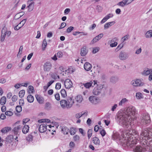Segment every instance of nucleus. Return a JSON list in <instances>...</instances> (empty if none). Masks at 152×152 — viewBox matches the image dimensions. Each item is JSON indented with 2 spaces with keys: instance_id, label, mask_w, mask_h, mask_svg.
Returning a JSON list of instances; mask_svg holds the SVG:
<instances>
[{
  "instance_id": "obj_1",
  "label": "nucleus",
  "mask_w": 152,
  "mask_h": 152,
  "mask_svg": "<svg viewBox=\"0 0 152 152\" xmlns=\"http://www.w3.org/2000/svg\"><path fill=\"white\" fill-rule=\"evenodd\" d=\"M131 131H127L125 135H122V138H120L119 134L118 132H114L112 135V139L113 140L120 141L123 146L131 147L133 145L136 143V141L134 140L133 135L132 134Z\"/></svg>"
},
{
  "instance_id": "obj_2",
  "label": "nucleus",
  "mask_w": 152,
  "mask_h": 152,
  "mask_svg": "<svg viewBox=\"0 0 152 152\" xmlns=\"http://www.w3.org/2000/svg\"><path fill=\"white\" fill-rule=\"evenodd\" d=\"M119 124L122 126L127 128L130 124L132 120L124 112L119 113L117 116Z\"/></svg>"
},
{
  "instance_id": "obj_3",
  "label": "nucleus",
  "mask_w": 152,
  "mask_h": 152,
  "mask_svg": "<svg viewBox=\"0 0 152 152\" xmlns=\"http://www.w3.org/2000/svg\"><path fill=\"white\" fill-rule=\"evenodd\" d=\"M74 102L71 97H68L66 99L61 100L60 101L61 106L63 108L69 109L72 106Z\"/></svg>"
},
{
  "instance_id": "obj_4",
  "label": "nucleus",
  "mask_w": 152,
  "mask_h": 152,
  "mask_svg": "<svg viewBox=\"0 0 152 152\" xmlns=\"http://www.w3.org/2000/svg\"><path fill=\"white\" fill-rule=\"evenodd\" d=\"M124 112L129 118V120H134L136 118L135 116L136 109L134 107L130 106L127 107Z\"/></svg>"
},
{
  "instance_id": "obj_5",
  "label": "nucleus",
  "mask_w": 152,
  "mask_h": 152,
  "mask_svg": "<svg viewBox=\"0 0 152 152\" xmlns=\"http://www.w3.org/2000/svg\"><path fill=\"white\" fill-rule=\"evenodd\" d=\"M140 121L143 124H149L151 121L149 115L147 113L143 114Z\"/></svg>"
},
{
  "instance_id": "obj_6",
  "label": "nucleus",
  "mask_w": 152,
  "mask_h": 152,
  "mask_svg": "<svg viewBox=\"0 0 152 152\" xmlns=\"http://www.w3.org/2000/svg\"><path fill=\"white\" fill-rule=\"evenodd\" d=\"M20 122V121H18L15 124V127L13 129V131L15 135H19L20 133V131L22 128V126L19 124Z\"/></svg>"
},
{
  "instance_id": "obj_7",
  "label": "nucleus",
  "mask_w": 152,
  "mask_h": 152,
  "mask_svg": "<svg viewBox=\"0 0 152 152\" xmlns=\"http://www.w3.org/2000/svg\"><path fill=\"white\" fill-rule=\"evenodd\" d=\"M132 85L134 86H142L144 85V83L140 79H137L132 80L131 83Z\"/></svg>"
},
{
  "instance_id": "obj_8",
  "label": "nucleus",
  "mask_w": 152,
  "mask_h": 152,
  "mask_svg": "<svg viewBox=\"0 0 152 152\" xmlns=\"http://www.w3.org/2000/svg\"><path fill=\"white\" fill-rule=\"evenodd\" d=\"M103 88V85H97L96 87H95L93 91V93L95 95H99L101 93L102 89Z\"/></svg>"
},
{
  "instance_id": "obj_9",
  "label": "nucleus",
  "mask_w": 152,
  "mask_h": 152,
  "mask_svg": "<svg viewBox=\"0 0 152 152\" xmlns=\"http://www.w3.org/2000/svg\"><path fill=\"white\" fill-rule=\"evenodd\" d=\"M128 54L125 52L121 51L119 54L118 57L119 59L121 60H124L128 57Z\"/></svg>"
},
{
  "instance_id": "obj_10",
  "label": "nucleus",
  "mask_w": 152,
  "mask_h": 152,
  "mask_svg": "<svg viewBox=\"0 0 152 152\" xmlns=\"http://www.w3.org/2000/svg\"><path fill=\"white\" fill-rule=\"evenodd\" d=\"M64 84L66 88L69 89L72 87V83L70 79H67L64 81Z\"/></svg>"
},
{
  "instance_id": "obj_11",
  "label": "nucleus",
  "mask_w": 152,
  "mask_h": 152,
  "mask_svg": "<svg viewBox=\"0 0 152 152\" xmlns=\"http://www.w3.org/2000/svg\"><path fill=\"white\" fill-rule=\"evenodd\" d=\"M133 0L129 1V0H123L121 1L118 3L117 4V5L119 6L124 7L125 5H128L131 3Z\"/></svg>"
},
{
  "instance_id": "obj_12",
  "label": "nucleus",
  "mask_w": 152,
  "mask_h": 152,
  "mask_svg": "<svg viewBox=\"0 0 152 152\" xmlns=\"http://www.w3.org/2000/svg\"><path fill=\"white\" fill-rule=\"evenodd\" d=\"M103 34L101 33L99 35L96 36L91 40V43L93 44L95 43L100 40L103 37Z\"/></svg>"
},
{
  "instance_id": "obj_13",
  "label": "nucleus",
  "mask_w": 152,
  "mask_h": 152,
  "mask_svg": "<svg viewBox=\"0 0 152 152\" xmlns=\"http://www.w3.org/2000/svg\"><path fill=\"white\" fill-rule=\"evenodd\" d=\"M52 66L51 64L49 62H47L44 64V70L45 71H49Z\"/></svg>"
},
{
  "instance_id": "obj_14",
  "label": "nucleus",
  "mask_w": 152,
  "mask_h": 152,
  "mask_svg": "<svg viewBox=\"0 0 152 152\" xmlns=\"http://www.w3.org/2000/svg\"><path fill=\"white\" fill-rule=\"evenodd\" d=\"M47 126L44 124L40 125L39 128V132L41 133H44L45 132L47 129Z\"/></svg>"
},
{
  "instance_id": "obj_15",
  "label": "nucleus",
  "mask_w": 152,
  "mask_h": 152,
  "mask_svg": "<svg viewBox=\"0 0 152 152\" xmlns=\"http://www.w3.org/2000/svg\"><path fill=\"white\" fill-rule=\"evenodd\" d=\"M92 67L91 64L88 62H86L84 65V68L85 70L88 71L90 70Z\"/></svg>"
},
{
  "instance_id": "obj_16",
  "label": "nucleus",
  "mask_w": 152,
  "mask_h": 152,
  "mask_svg": "<svg viewBox=\"0 0 152 152\" xmlns=\"http://www.w3.org/2000/svg\"><path fill=\"white\" fill-rule=\"evenodd\" d=\"M143 147H142L140 146L137 145L136 146L134 149V152H142V151L144 150V148L145 146L144 145Z\"/></svg>"
},
{
  "instance_id": "obj_17",
  "label": "nucleus",
  "mask_w": 152,
  "mask_h": 152,
  "mask_svg": "<svg viewBox=\"0 0 152 152\" xmlns=\"http://www.w3.org/2000/svg\"><path fill=\"white\" fill-rule=\"evenodd\" d=\"M14 137L12 135H8L6 138L5 142L7 143H11L13 141Z\"/></svg>"
},
{
  "instance_id": "obj_18",
  "label": "nucleus",
  "mask_w": 152,
  "mask_h": 152,
  "mask_svg": "<svg viewBox=\"0 0 152 152\" xmlns=\"http://www.w3.org/2000/svg\"><path fill=\"white\" fill-rule=\"evenodd\" d=\"M93 143L95 145H99L100 144V141L99 139L97 137H95L92 138Z\"/></svg>"
},
{
  "instance_id": "obj_19",
  "label": "nucleus",
  "mask_w": 152,
  "mask_h": 152,
  "mask_svg": "<svg viewBox=\"0 0 152 152\" xmlns=\"http://www.w3.org/2000/svg\"><path fill=\"white\" fill-rule=\"evenodd\" d=\"M88 53V50H86V46H84L81 49L80 52V54L82 56H84L86 55Z\"/></svg>"
},
{
  "instance_id": "obj_20",
  "label": "nucleus",
  "mask_w": 152,
  "mask_h": 152,
  "mask_svg": "<svg viewBox=\"0 0 152 152\" xmlns=\"http://www.w3.org/2000/svg\"><path fill=\"white\" fill-rule=\"evenodd\" d=\"M115 23V21H112L108 22L105 24L104 26V30L107 29L109 27L114 25Z\"/></svg>"
},
{
  "instance_id": "obj_21",
  "label": "nucleus",
  "mask_w": 152,
  "mask_h": 152,
  "mask_svg": "<svg viewBox=\"0 0 152 152\" xmlns=\"http://www.w3.org/2000/svg\"><path fill=\"white\" fill-rule=\"evenodd\" d=\"M29 126L27 125H25L22 128V131L23 133L26 134L29 130Z\"/></svg>"
},
{
  "instance_id": "obj_22",
  "label": "nucleus",
  "mask_w": 152,
  "mask_h": 152,
  "mask_svg": "<svg viewBox=\"0 0 152 152\" xmlns=\"http://www.w3.org/2000/svg\"><path fill=\"white\" fill-rule=\"evenodd\" d=\"M152 72V69L147 68L144 69L142 73V74L145 75H149Z\"/></svg>"
},
{
  "instance_id": "obj_23",
  "label": "nucleus",
  "mask_w": 152,
  "mask_h": 152,
  "mask_svg": "<svg viewBox=\"0 0 152 152\" xmlns=\"http://www.w3.org/2000/svg\"><path fill=\"white\" fill-rule=\"evenodd\" d=\"M11 128L9 126L3 128L1 130L2 133H7L11 130Z\"/></svg>"
},
{
  "instance_id": "obj_24",
  "label": "nucleus",
  "mask_w": 152,
  "mask_h": 152,
  "mask_svg": "<svg viewBox=\"0 0 152 152\" xmlns=\"http://www.w3.org/2000/svg\"><path fill=\"white\" fill-rule=\"evenodd\" d=\"M61 131L64 134H67L69 132V129L66 126H63L61 128Z\"/></svg>"
},
{
  "instance_id": "obj_25",
  "label": "nucleus",
  "mask_w": 152,
  "mask_h": 152,
  "mask_svg": "<svg viewBox=\"0 0 152 152\" xmlns=\"http://www.w3.org/2000/svg\"><path fill=\"white\" fill-rule=\"evenodd\" d=\"M35 96L37 101L39 103L42 104L43 103L44 99L42 97L38 95H36Z\"/></svg>"
},
{
  "instance_id": "obj_26",
  "label": "nucleus",
  "mask_w": 152,
  "mask_h": 152,
  "mask_svg": "<svg viewBox=\"0 0 152 152\" xmlns=\"http://www.w3.org/2000/svg\"><path fill=\"white\" fill-rule=\"evenodd\" d=\"M24 14V12H21L17 14L14 17V19L15 20H17L21 17Z\"/></svg>"
},
{
  "instance_id": "obj_27",
  "label": "nucleus",
  "mask_w": 152,
  "mask_h": 152,
  "mask_svg": "<svg viewBox=\"0 0 152 152\" xmlns=\"http://www.w3.org/2000/svg\"><path fill=\"white\" fill-rule=\"evenodd\" d=\"M83 115H85L86 116H87V113L86 112H84L83 113V112H82L78 113L76 114L75 117L77 118H79Z\"/></svg>"
},
{
  "instance_id": "obj_28",
  "label": "nucleus",
  "mask_w": 152,
  "mask_h": 152,
  "mask_svg": "<svg viewBox=\"0 0 152 152\" xmlns=\"http://www.w3.org/2000/svg\"><path fill=\"white\" fill-rule=\"evenodd\" d=\"M28 4H29V5L28 6V10L29 12H31L33 10L34 8V2H31Z\"/></svg>"
},
{
  "instance_id": "obj_29",
  "label": "nucleus",
  "mask_w": 152,
  "mask_h": 152,
  "mask_svg": "<svg viewBox=\"0 0 152 152\" xmlns=\"http://www.w3.org/2000/svg\"><path fill=\"white\" fill-rule=\"evenodd\" d=\"M128 101V100L126 98H123L119 103L118 105L119 106H122L123 104H124L126 103Z\"/></svg>"
},
{
  "instance_id": "obj_30",
  "label": "nucleus",
  "mask_w": 152,
  "mask_h": 152,
  "mask_svg": "<svg viewBox=\"0 0 152 152\" xmlns=\"http://www.w3.org/2000/svg\"><path fill=\"white\" fill-rule=\"evenodd\" d=\"M76 102L78 103H81L83 100V98L82 95H78L75 98Z\"/></svg>"
},
{
  "instance_id": "obj_31",
  "label": "nucleus",
  "mask_w": 152,
  "mask_h": 152,
  "mask_svg": "<svg viewBox=\"0 0 152 152\" xmlns=\"http://www.w3.org/2000/svg\"><path fill=\"white\" fill-rule=\"evenodd\" d=\"M89 100L90 102L93 104H96V99L93 96H91L89 98Z\"/></svg>"
},
{
  "instance_id": "obj_32",
  "label": "nucleus",
  "mask_w": 152,
  "mask_h": 152,
  "mask_svg": "<svg viewBox=\"0 0 152 152\" xmlns=\"http://www.w3.org/2000/svg\"><path fill=\"white\" fill-rule=\"evenodd\" d=\"M27 99L28 101L30 103L32 102L34 100V97L31 95H28L27 97Z\"/></svg>"
},
{
  "instance_id": "obj_33",
  "label": "nucleus",
  "mask_w": 152,
  "mask_h": 152,
  "mask_svg": "<svg viewBox=\"0 0 152 152\" xmlns=\"http://www.w3.org/2000/svg\"><path fill=\"white\" fill-rule=\"evenodd\" d=\"M136 96L137 99H141L144 97L142 94L140 92H138L136 93Z\"/></svg>"
},
{
  "instance_id": "obj_34",
  "label": "nucleus",
  "mask_w": 152,
  "mask_h": 152,
  "mask_svg": "<svg viewBox=\"0 0 152 152\" xmlns=\"http://www.w3.org/2000/svg\"><path fill=\"white\" fill-rule=\"evenodd\" d=\"M6 102V98L5 96L2 97L0 99V103L2 105H4Z\"/></svg>"
},
{
  "instance_id": "obj_35",
  "label": "nucleus",
  "mask_w": 152,
  "mask_h": 152,
  "mask_svg": "<svg viewBox=\"0 0 152 152\" xmlns=\"http://www.w3.org/2000/svg\"><path fill=\"white\" fill-rule=\"evenodd\" d=\"M47 45L46 40L45 39H44L42 45V49L43 50H45V48Z\"/></svg>"
},
{
  "instance_id": "obj_36",
  "label": "nucleus",
  "mask_w": 152,
  "mask_h": 152,
  "mask_svg": "<svg viewBox=\"0 0 152 152\" xmlns=\"http://www.w3.org/2000/svg\"><path fill=\"white\" fill-rule=\"evenodd\" d=\"M145 36L146 38H151L152 37V30L148 31L145 34Z\"/></svg>"
},
{
  "instance_id": "obj_37",
  "label": "nucleus",
  "mask_w": 152,
  "mask_h": 152,
  "mask_svg": "<svg viewBox=\"0 0 152 152\" xmlns=\"http://www.w3.org/2000/svg\"><path fill=\"white\" fill-rule=\"evenodd\" d=\"M93 81H90L89 82H87L86 83L83 84L85 87L86 88H89L90 87L92 86V83Z\"/></svg>"
},
{
  "instance_id": "obj_38",
  "label": "nucleus",
  "mask_w": 152,
  "mask_h": 152,
  "mask_svg": "<svg viewBox=\"0 0 152 152\" xmlns=\"http://www.w3.org/2000/svg\"><path fill=\"white\" fill-rule=\"evenodd\" d=\"M61 96L63 98H65L67 96V94L66 91L64 89H62L61 91Z\"/></svg>"
},
{
  "instance_id": "obj_39",
  "label": "nucleus",
  "mask_w": 152,
  "mask_h": 152,
  "mask_svg": "<svg viewBox=\"0 0 152 152\" xmlns=\"http://www.w3.org/2000/svg\"><path fill=\"white\" fill-rule=\"evenodd\" d=\"M33 136L32 133L28 135L26 138V140L29 142H31L33 140Z\"/></svg>"
},
{
  "instance_id": "obj_40",
  "label": "nucleus",
  "mask_w": 152,
  "mask_h": 152,
  "mask_svg": "<svg viewBox=\"0 0 152 152\" xmlns=\"http://www.w3.org/2000/svg\"><path fill=\"white\" fill-rule=\"evenodd\" d=\"M76 132V129L74 128H71L70 129V133L71 135H74Z\"/></svg>"
},
{
  "instance_id": "obj_41",
  "label": "nucleus",
  "mask_w": 152,
  "mask_h": 152,
  "mask_svg": "<svg viewBox=\"0 0 152 152\" xmlns=\"http://www.w3.org/2000/svg\"><path fill=\"white\" fill-rule=\"evenodd\" d=\"M129 38V35H126L124 37H123L121 39V41H122V43L127 40Z\"/></svg>"
},
{
  "instance_id": "obj_42",
  "label": "nucleus",
  "mask_w": 152,
  "mask_h": 152,
  "mask_svg": "<svg viewBox=\"0 0 152 152\" xmlns=\"http://www.w3.org/2000/svg\"><path fill=\"white\" fill-rule=\"evenodd\" d=\"M114 41V39H113L111 40L110 42L112 43L110 45V46L111 47H114L116 46L118 44V43L116 42H114L113 43V42Z\"/></svg>"
},
{
  "instance_id": "obj_43",
  "label": "nucleus",
  "mask_w": 152,
  "mask_h": 152,
  "mask_svg": "<svg viewBox=\"0 0 152 152\" xmlns=\"http://www.w3.org/2000/svg\"><path fill=\"white\" fill-rule=\"evenodd\" d=\"M28 89V92L29 94L32 93L34 91V88L32 86H29Z\"/></svg>"
},
{
  "instance_id": "obj_44",
  "label": "nucleus",
  "mask_w": 152,
  "mask_h": 152,
  "mask_svg": "<svg viewBox=\"0 0 152 152\" xmlns=\"http://www.w3.org/2000/svg\"><path fill=\"white\" fill-rule=\"evenodd\" d=\"M118 78L117 77H113L110 79V81L113 83L116 82L118 80Z\"/></svg>"
},
{
  "instance_id": "obj_45",
  "label": "nucleus",
  "mask_w": 152,
  "mask_h": 152,
  "mask_svg": "<svg viewBox=\"0 0 152 152\" xmlns=\"http://www.w3.org/2000/svg\"><path fill=\"white\" fill-rule=\"evenodd\" d=\"M25 94V91L24 90H22L20 91L19 93V96L20 98H22L24 96Z\"/></svg>"
},
{
  "instance_id": "obj_46",
  "label": "nucleus",
  "mask_w": 152,
  "mask_h": 152,
  "mask_svg": "<svg viewBox=\"0 0 152 152\" xmlns=\"http://www.w3.org/2000/svg\"><path fill=\"white\" fill-rule=\"evenodd\" d=\"M27 20V19H24L22 21H21L20 23H19L18 24L21 27H22L25 23L26 21Z\"/></svg>"
},
{
  "instance_id": "obj_47",
  "label": "nucleus",
  "mask_w": 152,
  "mask_h": 152,
  "mask_svg": "<svg viewBox=\"0 0 152 152\" xmlns=\"http://www.w3.org/2000/svg\"><path fill=\"white\" fill-rule=\"evenodd\" d=\"M92 134V130L89 129L88 131V137L89 139L91 136Z\"/></svg>"
},
{
  "instance_id": "obj_48",
  "label": "nucleus",
  "mask_w": 152,
  "mask_h": 152,
  "mask_svg": "<svg viewBox=\"0 0 152 152\" xmlns=\"http://www.w3.org/2000/svg\"><path fill=\"white\" fill-rule=\"evenodd\" d=\"M6 35V34H5V32L4 34L3 33V31L2 30V34L1 36V42H3L4 41L5 38V37Z\"/></svg>"
},
{
  "instance_id": "obj_49",
  "label": "nucleus",
  "mask_w": 152,
  "mask_h": 152,
  "mask_svg": "<svg viewBox=\"0 0 152 152\" xmlns=\"http://www.w3.org/2000/svg\"><path fill=\"white\" fill-rule=\"evenodd\" d=\"M56 54L57 57L59 58H61L63 56V52L61 51H59Z\"/></svg>"
},
{
  "instance_id": "obj_50",
  "label": "nucleus",
  "mask_w": 152,
  "mask_h": 152,
  "mask_svg": "<svg viewBox=\"0 0 152 152\" xmlns=\"http://www.w3.org/2000/svg\"><path fill=\"white\" fill-rule=\"evenodd\" d=\"M74 140L75 142H77L79 141L80 140V137L79 135H76L73 137Z\"/></svg>"
},
{
  "instance_id": "obj_51",
  "label": "nucleus",
  "mask_w": 152,
  "mask_h": 152,
  "mask_svg": "<svg viewBox=\"0 0 152 152\" xmlns=\"http://www.w3.org/2000/svg\"><path fill=\"white\" fill-rule=\"evenodd\" d=\"M22 107L20 106H17L16 107V110L18 113H20L22 110Z\"/></svg>"
},
{
  "instance_id": "obj_52",
  "label": "nucleus",
  "mask_w": 152,
  "mask_h": 152,
  "mask_svg": "<svg viewBox=\"0 0 152 152\" xmlns=\"http://www.w3.org/2000/svg\"><path fill=\"white\" fill-rule=\"evenodd\" d=\"M61 85L60 83H57L56 84L55 88L56 89L59 90L61 88Z\"/></svg>"
},
{
  "instance_id": "obj_53",
  "label": "nucleus",
  "mask_w": 152,
  "mask_h": 152,
  "mask_svg": "<svg viewBox=\"0 0 152 152\" xmlns=\"http://www.w3.org/2000/svg\"><path fill=\"white\" fill-rule=\"evenodd\" d=\"M5 114L7 116H11L13 115V113L10 111H7L5 113Z\"/></svg>"
},
{
  "instance_id": "obj_54",
  "label": "nucleus",
  "mask_w": 152,
  "mask_h": 152,
  "mask_svg": "<svg viewBox=\"0 0 152 152\" xmlns=\"http://www.w3.org/2000/svg\"><path fill=\"white\" fill-rule=\"evenodd\" d=\"M99 50V47H96L94 48L93 49L92 53H95L98 52Z\"/></svg>"
},
{
  "instance_id": "obj_55",
  "label": "nucleus",
  "mask_w": 152,
  "mask_h": 152,
  "mask_svg": "<svg viewBox=\"0 0 152 152\" xmlns=\"http://www.w3.org/2000/svg\"><path fill=\"white\" fill-rule=\"evenodd\" d=\"M74 29V27L72 26H70L68 27L66 29L67 32L69 33L70 32Z\"/></svg>"
},
{
  "instance_id": "obj_56",
  "label": "nucleus",
  "mask_w": 152,
  "mask_h": 152,
  "mask_svg": "<svg viewBox=\"0 0 152 152\" xmlns=\"http://www.w3.org/2000/svg\"><path fill=\"white\" fill-rule=\"evenodd\" d=\"M55 97L57 101H59L60 100V96L59 94L58 93H57L55 95Z\"/></svg>"
},
{
  "instance_id": "obj_57",
  "label": "nucleus",
  "mask_w": 152,
  "mask_h": 152,
  "mask_svg": "<svg viewBox=\"0 0 152 152\" xmlns=\"http://www.w3.org/2000/svg\"><path fill=\"white\" fill-rule=\"evenodd\" d=\"M23 47L22 46H21L20 48L18 54L17 55V56H18V55H20L22 54V52L23 50Z\"/></svg>"
},
{
  "instance_id": "obj_58",
  "label": "nucleus",
  "mask_w": 152,
  "mask_h": 152,
  "mask_svg": "<svg viewBox=\"0 0 152 152\" xmlns=\"http://www.w3.org/2000/svg\"><path fill=\"white\" fill-rule=\"evenodd\" d=\"M100 133L102 137H103L105 135L106 132L104 129H102L100 131Z\"/></svg>"
},
{
  "instance_id": "obj_59",
  "label": "nucleus",
  "mask_w": 152,
  "mask_h": 152,
  "mask_svg": "<svg viewBox=\"0 0 152 152\" xmlns=\"http://www.w3.org/2000/svg\"><path fill=\"white\" fill-rule=\"evenodd\" d=\"M108 19L106 17H105L100 22V23L101 24H103Z\"/></svg>"
},
{
  "instance_id": "obj_60",
  "label": "nucleus",
  "mask_w": 152,
  "mask_h": 152,
  "mask_svg": "<svg viewBox=\"0 0 152 152\" xmlns=\"http://www.w3.org/2000/svg\"><path fill=\"white\" fill-rule=\"evenodd\" d=\"M21 28V27L18 24L14 27V29L15 30L17 31L20 29Z\"/></svg>"
},
{
  "instance_id": "obj_61",
  "label": "nucleus",
  "mask_w": 152,
  "mask_h": 152,
  "mask_svg": "<svg viewBox=\"0 0 152 152\" xmlns=\"http://www.w3.org/2000/svg\"><path fill=\"white\" fill-rule=\"evenodd\" d=\"M66 23H64V22L62 23L61 24L60 27L59 28V29L62 28H64V27H65V26H66Z\"/></svg>"
},
{
  "instance_id": "obj_62",
  "label": "nucleus",
  "mask_w": 152,
  "mask_h": 152,
  "mask_svg": "<svg viewBox=\"0 0 152 152\" xmlns=\"http://www.w3.org/2000/svg\"><path fill=\"white\" fill-rule=\"evenodd\" d=\"M12 99V101L16 102L17 100V96L15 95L13 96Z\"/></svg>"
},
{
  "instance_id": "obj_63",
  "label": "nucleus",
  "mask_w": 152,
  "mask_h": 152,
  "mask_svg": "<svg viewBox=\"0 0 152 152\" xmlns=\"http://www.w3.org/2000/svg\"><path fill=\"white\" fill-rule=\"evenodd\" d=\"M96 26V25L95 24H93L91 27L89 28V29L90 30H93Z\"/></svg>"
},
{
  "instance_id": "obj_64",
  "label": "nucleus",
  "mask_w": 152,
  "mask_h": 152,
  "mask_svg": "<svg viewBox=\"0 0 152 152\" xmlns=\"http://www.w3.org/2000/svg\"><path fill=\"white\" fill-rule=\"evenodd\" d=\"M117 104H115L113 106H112L111 108V110L113 111H114L115 109L117 107Z\"/></svg>"
}]
</instances>
